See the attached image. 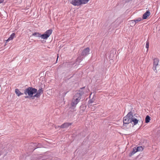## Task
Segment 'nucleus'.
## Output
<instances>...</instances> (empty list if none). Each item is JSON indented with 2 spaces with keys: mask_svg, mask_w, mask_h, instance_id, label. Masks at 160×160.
Instances as JSON below:
<instances>
[{
  "mask_svg": "<svg viewBox=\"0 0 160 160\" xmlns=\"http://www.w3.org/2000/svg\"><path fill=\"white\" fill-rule=\"evenodd\" d=\"M149 42L148 41H147V42H146V48H147V50H148V49L149 48Z\"/></svg>",
  "mask_w": 160,
  "mask_h": 160,
  "instance_id": "obj_20",
  "label": "nucleus"
},
{
  "mask_svg": "<svg viewBox=\"0 0 160 160\" xmlns=\"http://www.w3.org/2000/svg\"><path fill=\"white\" fill-rule=\"evenodd\" d=\"M68 1L70 3L74 6H78L80 5V0H68Z\"/></svg>",
  "mask_w": 160,
  "mask_h": 160,
  "instance_id": "obj_6",
  "label": "nucleus"
},
{
  "mask_svg": "<svg viewBox=\"0 0 160 160\" xmlns=\"http://www.w3.org/2000/svg\"><path fill=\"white\" fill-rule=\"evenodd\" d=\"M136 23V21L131 20V26L132 27L134 26Z\"/></svg>",
  "mask_w": 160,
  "mask_h": 160,
  "instance_id": "obj_19",
  "label": "nucleus"
},
{
  "mask_svg": "<svg viewBox=\"0 0 160 160\" xmlns=\"http://www.w3.org/2000/svg\"><path fill=\"white\" fill-rule=\"evenodd\" d=\"M150 120V117L148 115H147L145 118V122L148 123Z\"/></svg>",
  "mask_w": 160,
  "mask_h": 160,
  "instance_id": "obj_18",
  "label": "nucleus"
},
{
  "mask_svg": "<svg viewBox=\"0 0 160 160\" xmlns=\"http://www.w3.org/2000/svg\"><path fill=\"white\" fill-rule=\"evenodd\" d=\"M15 33H12V34L11 35L10 37L8 38V39L7 40V42H8L9 41L12 40L13 39V38L15 37Z\"/></svg>",
  "mask_w": 160,
  "mask_h": 160,
  "instance_id": "obj_14",
  "label": "nucleus"
},
{
  "mask_svg": "<svg viewBox=\"0 0 160 160\" xmlns=\"http://www.w3.org/2000/svg\"><path fill=\"white\" fill-rule=\"evenodd\" d=\"M59 127L60 128V126H56L55 127V128L56 129L58 128Z\"/></svg>",
  "mask_w": 160,
  "mask_h": 160,
  "instance_id": "obj_23",
  "label": "nucleus"
},
{
  "mask_svg": "<svg viewBox=\"0 0 160 160\" xmlns=\"http://www.w3.org/2000/svg\"><path fill=\"white\" fill-rule=\"evenodd\" d=\"M37 93L36 94L33 96L34 98H39L40 97L41 95L43 93V90L42 88H41L38 90V91H37Z\"/></svg>",
  "mask_w": 160,
  "mask_h": 160,
  "instance_id": "obj_8",
  "label": "nucleus"
},
{
  "mask_svg": "<svg viewBox=\"0 0 160 160\" xmlns=\"http://www.w3.org/2000/svg\"><path fill=\"white\" fill-rule=\"evenodd\" d=\"M150 15V12L148 10L146 12H145L143 15L142 19H147V18Z\"/></svg>",
  "mask_w": 160,
  "mask_h": 160,
  "instance_id": "obj_11",
  "label": "nucleus"
},
{
  "mask_svg": "<svg viewBox=\"0 0 160 160\" xmlns=\"http://www.w3.org/2000/svg\"><path fill=\"white\" fill-rule=\"evenodd\" d=\"M89 48H87L83 49L81 55L82 56H85L89 54Z\"/></svg>",
  "mask_w": 160,
  "mask_h": 160,
  "instance_id": "obj_9",
  "label": "nucleus"
},
{
  "mask_svg": "<svg viewBox=\"0 0 160 160\" xmlns=\"http://www.w3.org/2000/svg\"><path fill=\"white\" fill-rule=\"evenodd\" d=\"M142 19L141 18H139L138 19H136V20H135V21H136V23L142 20Z\"/></svg>",
  "mask_w": 160,
  "mask_h": 160,
  "instance_id": "obj_21",
  "label": "nucleus"
},
{
  "mask_svg": "<svg viewBox=\"0 0 160 160\" xmlns=\"http://www.w3.org/2000/svg\"><path fill=\"white\" fill-rule=\"evenodd\" d=\"M52 30L49 29L46 31L44 33L41 35V38L43 39H47L52 34Z\"/></svg>",
  "mask_w": 160,
  "mask_h": 160,
  "instance_id": "obj_3",
  "label": "nucleus"
},
{
  "mask_svg": "<svg viewBox=\"0 0 160 160\" xmlns=\"http://www.w3.org/2000/svg\"><path fill=\"white\" fill-rule=\"evenodd\" d=\"M137 151H141L143 150V147L142 146H140L137 147H136Z\"/></svg>",
  "mask_w": 160,
  "mask_h": 160,
  "instance_id": "obj_17",
  "label": "nucleus"
},
{
  "mask_svg": "<svg viewBox=\"0 0 160 160\" xmlns=\"http://www.w3.org/2000/svg\"><path fill=\"white\" fill-rule=\"evenodd\" d=\"M15 91L18 97L23 94V93L21 92L18 89H16Z\"/></svg>",
  "mask_w": 160,
  "mask_h": 160,
  "instance_id": "obj_12",
  "label": "nucleus"
},
{
  "mask_svg": "<svg viewBox=\"0 0 160 160\" xmlns=\"http://www.w3.org/2000/svg\"><path fill=\"white\" fill-rule=\"evenodd\" d=\"M58 57H57V60H58Z\"/></svg>",
  "mask_w": 160,
  "mask_h": 160,
  "instance_id": "obj_24",
  "label": "nucleus"
},
{
  "mask_svg": "<svg viewBox=\"0 0 160 160\" xmlns=\"http://www.w3.org/2000/svg\"><path fill=\"white\" fill-rule=\"evenodd\" d=\"M135 115V114L133 115L131 111V116H132L131 118V123L133 122L134 125H136L138 123V120L134 117Z\"/></svg>",
  "mask_w": 160,
  "mask_h": 160,
  "instance_id": "obj_7",
  "label": "nucleus"
},
{
  "mask_svg": "<svg viewBox=\"0 0 160 160\" xmlns=\"http://www.w3.org/2000/svg\"><path fill=\"white\" fill-rule=\"evenodd\" d=\"M137 149L136 148V147H134L133 148V150L132 152H131V156L133 155L136 152H137Z\"/></svg>",
  "mask_w": 160,
  "mask_h": 160,
  "instance_id": "obj_16",
  "label": "nucleus"
},
{
  "mask_svg": "<svg viewBox=\"0 0 160 160\" xmlns=\"http://www.w3.org/2000/svg\"><path fill=\"white\" fill-rule=\"evenodd\" d=\"M37 91V89L35 88L29 87L24 90V93L25 95L28 94L30 97H32L33 94L36 93Z\"/></svg>",
  "mask_w": 160,
  "mask_h": 160,
  "instance_id": "obj_2",
  "label": "nucleus"
},
{
  "mask_svg": "<svg viewBox=\"0 0 160 160\" xmlns=\"http://www.w3.org/2000/svg\"><path fill=\"white\" fill-rule=\"evenodd\" d=\"M80 5L87 4L90 0H80Z\"/></svg>",
  "mask_w": 160,
  "mask_h": 160,
  "instance_id": "obj_13",
  "label": "nucleus"
},
{
  "mask_svg": "<svg viewBox=\"0 0 160 160\" xmlns=\"http://www.w3.org/2000/svg\"><path fill=\"white\" fill-rule=\"evenodd\" d=\"M41 34L39 33L38 32H36L34 33H33L32 34V35L33 36H35L37 37L40 38L41 37Z\"/></svg>",
  "mask_w": 160,
  "mask_h": 160,
  "instance_id": "obj_15",
  "label": "nucleus"
},
{
  "mask_svg": "<svg viewBox=\"0 0 160 160\" xmlns=\"http://www.w3.org/2000/svg\"><path fill=\"white\" fill-rule=\"evenodd\" d=\"M159 59L157 58H154L153 60V66L152 69L153 70L156 72L157 70L156 69V67L158 65L159 62Z\"/></svg>",
  "mask_w": 160,
  "mask_h": 160,
  "instance_id": "obj_5",
  "label": "nucleus"
},
{
  "mask_svg": "<svg viewBox=\"0 0 160 160\" xmlns=\"http://www.w3.org/2000/svg\"><path fill=\"white\" fill-rule=\"evenodd\" d=\"M130 113L129 112L127 115L124 117L123 118V125L124 126H126L128 124L130 123Z\"/></svg>",
  "mask_w": 160,
  "mask_h": 160,
  "instance_id": "obj_4",
  "label": "nucleus"
},
{
  "mask_svg": "<svg viewBox=\"0 0 160 160\" xmlns=\"http://www.w3.org/2000/svg\"><path fill=\"white\" fill-rule=\"evenodd\" d=\"M4 0H0V3H2Z\"/></svg>",
  "mask_w": 160,
  "mask_h": 160,
  "instance_id": "obj_22",
  "label": "nucleus"
},
{
  "mask_svg": "<svg viewBox=\"0 0 160 160\" xmlns=\"http://www.w3.org/2000/svg\"><path fill=\"white\" fill-rule=\"evenodd\" d=\"M72 124V123L69 122H65L62 124L60 126V127L61 128H67L71 125Z\"/></svg>",
  "mask_w": 160,
  "mask_h": 160,
  "instance_id": "obj_10",
  "label": "nucleus"
},
{
  "mask_svg": "<svg viewBox=\"0 0 160 160\" xmlns=\"http://www.w3.org/2000/svg\"><path fill=\"white\" fill-rule=\"evenodd\" d=\"M82 94L80 93H77L73 96L72 100L71 105L72 107H75L81 99Z\"/></svg>",
  "mask_w": 160,
  "mask_h": 160,
  "instance_id": "obj_1",
  "label": "nucleus"
},
{
  "mask_svg": "<svg viewBox=\"0 0 160 160\" xmlns=\"http://www.w3.org/2000/svg\"><path fill=\"white\" fill-rule=\"evenodd\" d=\"M28 98V96L25 97V98Z\"/></svg>",
  "mask_w": 160,
  "mask_h": 160,
  "instance_id": "obj_25",
  "label": "nucleus"
}]
</instances>
